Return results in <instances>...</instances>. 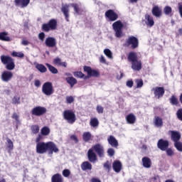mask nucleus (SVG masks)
I'll list each match as a JSON object with an SVG mask.
<instances>
[{"label": "nucleus", "instance_id": "f257e3e1", "mask_svg": "<svg viewBox=\"0 0 182 182\" xmlns=\"http://www.w3.org/2000/svg\"><path fill=\"white\" fill-rule=\"evenodd\" d=\"M70 6L74 8L75 12L76 14H80V4H63L61 7V11L65 16V20L67 22H69V8Z\"/></svg>", "mask_w": 182, "mask_h": 182}, {"label": "nucleus", "instance_id": "f03ea898", "mask_svg": "<svg viewBox=\"0 0 182 182\" xmlns=\"http://www.w3.org/2000/svg\"><path fill=\"white\" fill-rule=\"evenodd\" d=\"M124 46L125 48H131V49H136L139 48V39L133 36H129L126 39Z\"/></svg>", "mask_w": 182, "mask_h": 182}, {"label": "nucleus", "instance_id": "7ed1b4c3", "mask_svg": "<svg viewBox=\"0 0 182 182\" xmlns=\"http://www.w3.org/2000/svg\"><path fill=\"white\" fill-rule=\"evenodd\" d=\"M1 60L4 65H6V68L8 70H14L15 69V63L14 59L9 56L1 55Z\"/></svg>", "mask_w": 182, "mask_h": 182}, {"label": "nucleus", "instance_id": "20e7f679", "mask_svg": "<svg viewBox=\"0 0 182 182\" xmlns=\"http://www.w3.org/2000/svg\"><path fill=\"white\" fill-rule=\"evenodd\" d=\"M112 28L116 38H122L123 36V23L120 21H115L112 24Z\"/></svg>", "mask_w": 182, "mask_h": 182}, {"label": "nucleus", "instance_id": "39448f33", "mask_svg": "<svg viewBox=\"0 0 182 182\" xmlns=\"http://www.w3.org/2000/svg\"><path fill=\"white\" fill-rule=\"evenodd\" d=\"M63 116L65 120H67L68 123L70 124H73V123L76 122V115H75V112L71 110L64 111Z\"/></svg>", "mask_w": 182, "mask_h": 182}, {"label": "nucleus", "instance_id": "423d86ee", "mask_svg": "<svg viewBox=\"0 0 182 182\" xmlns=\"http://www.w3.org/2000/svg\"><path fill=\"white\" fill-rule=\"evenodd\" d=\"M58 25V21L55 19H51L48 21V23L43 24V30L45 32H49V31H55L56 29V26Z\"/></svg>", "mask_w": 182, "mask_h": 182}, {"label": "nucleus", "instance_id": "0eeeda50", "mask_svg": "<svg viewBox=\"0 0 182 182\" xmlns=\"http://www.w3.org/2000/svg\"><path fill=\"white\" fill-rule=\"evenodd\" d=\"M42 92L46 96H51L53 95V86L51 82H47L43 85Z\"/></svg>", "mask_w": 182, "mask_h": 182}, {"label": "nucleus", "instance_id": "6e6552de", "mask_svg": "<svg viewBox=\"0 0 182 182\" xmlns=\"http://www.w3.org/2000/svg\"><path fill=\"white\" fill-rule=\"evenodd\" d=\"M45 113H46L45 107L37 106L31 109V114H33V116H43Z\"/></svg>", "mask_w": 182, "mask_h": 182}, {"label": "nucleus", "instance_id": "1a4fd4ad", "mask_svg": "<svg viewBox=\"0 0 182 182\" xmlns=\"http://www.w3.org/2000/svg\"><path fill=\"white\" fill-rule=\"evenodd\" d=\"M48 151V142H38L36 144V153L38 154H44Z\"/></svg>", "mask_w": 182, "mask_h": 182}, {"label": "nucleus", "instance_id": "9d476101", "mask_svg": "<svg viewBox=\"0 0 182 182\" xmlns=\"http://www.w3.org/2000/svg\"><path fill=\"white\" fill-rule=\"evenodd\" d=\"M91 149H92L93 151H95L99 157L103 158L105 157V149L103 146L100 144H97L94 145Z\"/></svg>", "mask_w": 182, "mask_h": 182}, {"label": "nucleus", "instance_id": "9b49d317", "mask_svg": "<svg viewBox=\"0 0 182 182\" xmlns=\"http://www.w3.org/2000/svg\"><path fill=\"white\" fill-rule=\"evenodd\" d=\"M151 91L156 99H160V97H163L164 95V88L162 87H154Z\"/></svg>", "mask_w": 182, "mask_h": 182}, {"label": "nucleus", "instance_id": "f8f14e48", "mask_svg": "<svg viewBox=\"0 0 182 182\" xmlns=\"http://www.w3.org/2000/svg\"><path fill=\"white\" fill-rule=\"evenodd\" d=\"M84 72H86V73L87 74V76H89V77H97L100 75L99 71L96 70H93L92 69V68L89 67V66H84Z\"/></svg>", "mask_w": 182, "mask_h": 182}, {"label": "nucleus", "instance_id": "ddd939ff", "mask_svg": "<svg viewBox=\"0 0 182 182\" xmlns=\"http://www.w3.org/2000/svg\"><path fill=\"white\" fill-rule=\"evenodd\" d=\"M47 151L49 154H53V153H58L59 149L56 146V144L52 141L47 142Z\"/></svg>", "mask_w": 182, "mask_h": 182}, {"label": "nucleus", "instance_id": "4468645a", "mask_svg": "<svg viewBox=\"0 0 182 182\" xmlns=\"http://www.w3.org/2000/svg\"><path fill=\"white\" fill-rule=\"evenodd\" d=\"M87 158L91 163H96V161H97V156L96 155V153H95V151H93V149H90L88 150Z\"/></svg>", "mask_w": 182, "mask_h": 182}, {"label": "nucleus", "instance_id": "2eb2a0df", "mask_svg": "<svg viewBox=\"0 0 182 182\" xmlns=\"http://www.w3.org/2000/svg\"><path fill=\"white\" fill-rule=\"evenodd\" d=\"M105 16L108 18L109 21H116L119 16L117 14H116L113 10H108L105 12Z\"/></svg>", "mask_w": 182, "mask_h": 182}, {"label": "nucleus", "instance_id": "dca6fc26", "mask_svg": "<svg viewBox=\"0 0 182 182\" xmlns=\"http://www.w3.org/2000/svg\"><path fill=\"white\" fill-rule=\"evenodd\" d=\"M157 146L158 149H160V150H162V151H166L168 147V141L160 139L158 141Z\"/></svg>", "mask_w": 182, "mask_h": 182}, {"label": "nucleus", "instance_id": "f3484780", "mask_svg": "<svg viewBox=\"0 0 182 182\" xmlns=\"http://www.w3.org/2000/svg\"><path fill=\"white\" fill-rule=\"evenodd\" d=\"M14 77V74L11 71H4L1 74V80L3 82H9Z\"/></svg>", "mask_w": 182, "mask_h": 182}, {"label": "nucleus", "instance_id": "a211bd4d", "mask_svg": "<svg viewBox=\"0 0 182 182\" xmlns=\"http://www.w3.org/2000/svg\"><path fill=\"white\" fill-rule=\"evenodd\" d=\"M31 0H14V4L20 8H26L29 5Z\"/></svg>", "mask_w": 182, "mask_h": 182}, {"label": "nucleus", "instance_id": "6ab92c4d", "mask_svg": "<svg viewBox=\"0 0 182 182\" xmlns=\"http://www.w3.org/2000/svg\"><path fill=\"white\" fill-rule=\"evenodd\" d=\"M107 141L112 147L117 148L119 146V141L113 135L108 136Z\"/></svg>", "mask_w": 182, "mask_h": 182}, {"label": "nucleus", "instance_id": "aec40b11", "mask_svg": "<svg viewBox=\"0 0 182 182\" xmlns=\"http://www.w3.org/2000/svg\"><path fill=\"white\" fill-rule=\"evenodd\" d=\"M45 43L48 48H55L56 46V38L48 37L46 39Z\"/></svg>", "mask_w": 182, "mask_h": 182}, {"label": "nucleus", "instance_id": "412c9836", "mask_svg": "<svg viewBox=\"0 0 182 182\" xmlns=\"http://www.w3.org/2000/svg\"><path fill=\"white\" fill-rule=\"evenodd\" d=\"M171 139L174 143H177V141H179L180 139H181V134L180 132L176 131H170Z\"/></svg>", "mask_w": 182, "mask_h": 182}, {"label": "nucleus", "instance_id": "4be33fe9", "mask_svg": "<svg viewBox=\"0 0 182 182\" xmlns=\"http://www.w3.org/2000/svg\"><path fill=\"white\" fill-rule=\"evenodd\" d=\"M145 23L149 28H151L152 26H154V19L153 18V16L146 14L145 15Z\"/></svg>", "mask_w": 182, "mask_h": 182}, {"label": "nucleus", "instance_id": "5701e85b", "mask_svg": "<svg viewBox=\"0 0 182 182\" xmlns=\"http://www.w3.org/2000/svg\"><path fill=\"white\" fill-rule=\"evenodd\" d=\"M113 170L115 171V173H120L122 171V162L119 161H115L112 164Z\"/></svg>", "mask_w": 182, "mask_h": 182}, {"label": "nucleus", "instance_id": "b1692460", "mask_svg": "<svg viewBox=\"0 0 182 182\" xmlns=\"http://www.w3.org/2000/svg\"><path fill=\"white\" fill-rule=\"evenodd\" d=\"M136 115H134V114H129L126 117V121L128 124H134V123H136Z\"/></svg>", "mask_w": 182, "mask_h": 182}, {"label": "nucleus", "instance_id": "393cba45", "mask_svg": "<svg viewBox=\"0 0 182 182\" xmlns=\"http://www.w3.org/2000/svg\"><path fill=\"white\" fill-rule=\"evenodd\" d=\"M154 124L155 127H163V119L160 117H155L154 118Z\"/></svg>", "mask_w": 182, "mask_h": 182}, {"label": "nucleus", "instance_id": "a878e982", "mask_svg": "<svg viewBox=\"0 0 182 182\" xmlns=\"http://www.w3.org/2000/svg\"><path fill=\"white\" fill-rule=\"evenodd\" d=\"M54 65L56 66H63V68H68V63L62 62V60L60 58H56L53 60Z\"/></svg>", "mask_w": 182, "mask_h": 182}, {"label": "nucleus", "instance_id": "bb28decb", "mask_svg": "<svg viewBox=\"0 0 182 182\" xmlns=\"http://www.w3.org/2000/svg\"><path fill=\"white\" fill-rule=\"evenodd\" d=\"M142 164L145 168H150L151 167V160L149 157L142 158Z\"/></svg>", "mask_w": 182, "mask_h": 182}, {"label": "nucleus", "instance_id": "cd10ccee", "mask_svg": "<svg viewBox=\"0 0 182 182\" xmlns=\"http://www.w3.org/2000/svg\"><path fill=\"white\" fill-rule=\"evenodd\" d=\"M132 69L133 70H141V61L136 60L132 63Z\"/></svg>", "mask_w": 182, "mask_h": 182}, {"label": "nucleus", "instance_id": "c85d7f7f", "mask_svg": "<svg viewBox=\"0 0 182 182\" xmlns=\"http://www.w3.org/2000/svg\"><path fill=\"white\" fill-rule=\"evenodd\" d=\"M152 15L156 18H160V16H161V9H160L158 6H155L152 9Z\"/></svg>", "mask_w": 182, "mask_h": 182}, {"label": "nucleus", "instance_id": "c756f323", "mask_svg": "<svg viewBox=\"0 0 182 182\" xmlns=\"http://www.w3.org/2000/svg\"><path fill=\"white\" fill-rule=\"evenodd\" d=\"M0 41H3L4 42H11L12 40L9 36H8V33L2 32L0 33Z\"/></svg>", "mask_w": 182, "mask_h": 182}, {"label": "nucleus", "instance_id": "7c9ffc66", "mask_svg": "<svg viewBox=\"0 0 182 182\" xmlns=\"http://www.w3.org/2000/svg\"><path fill=\"white\" fill-rule=\"evenodd\" d=\"M81 168L83 171H87V170H92V164L88 161H85L82 164Z\"/></svg>", "mask_w": 182, "mask_h": 182}, {"label": "nucleus", "instance_id": "2f4dec72", "mask_svg": "<svg viewBox=\"0 0 182 182\" xmlns=\"http://www.w3.org/2000/svg\"><path fill=\"white\" fill-rule=\"evenodd\" d=\"M128 60L129 62H132V63H133L134 62H136L137 60V53H134V52H131L129 53L128 55Z\"/></svg>", "mask_w": 182, "mask_h": 182}, {"label": "nucleus", "instance_id": "473e14b6", "mask_svg": "<svg viewBox=\"0 0 182 182\" xmlns=\"http://www.w3.org/2000/svg\"><path fill=\"white\" fill-rule=\"evenodd\" d=\"M92 137V134L90 132H85L82 134V140L86 142L90 141Z\"/></svg>", "mask_w": 182, "mask_h": 182}, {"label": "nucleus", "instance_id": "72a5a7b5", "mask_svg": "<svg viewBox=\"0 0 182 182\" xmlns=\"http://www.w3.org/2000/svg\"><path fill=\"white\" fill-rule=\"evenodd\" d=\"M67 83H68L71 87H73L76 83H77V80H75L73 77H68L65 78Z\"/></svg>", "mask_w": 182, "mask_h": 182}, {"label": "nucleus", "instance_id": "f704fd0d", "mask_svg": "<svg viewBox=\"0 0 182 182\" xmlns=\"http://www.w3.org/2000/svg\"><path fill=\"white\" fill-rule=\"evenodd\" d=\"M52 182H63V178H62V175L57 173L53 176Z\"/></svg>", "mask_w": 182, "mask_h": 182}, {"label": "nucleus", "instance_id": "c9c22d12", "mask_svg": "<svg viewBox=\"0 0 182 182\" xmlns=\"http://www.w3.org/2000/svg\"><path fill=\"white\" fill-rule=\"evenodd\" d=\"M36 68L41 72V73H45L46 72L47 69L45 65L42 64H36Z\"/></svg>", "mask_w": 182, "mask_h": 182}, {"label": "nucleus", "instance_id": "e433bc0d", "mask_svg": "<svg viewBox=\"0 0 182 182\" xmlns=\"http://www.w3.org/2000/svg\"><path fill=\"white\" fill-rule=\"evenodd\" d=\"M46 66H47V68H48L50 72H51V73H53L54 75L58 74V69H56V68L53 67L49 63H46Z\"/></svg>", "mask_w": 182, "mask_h": 182}, {"label": "nucleus", "instance_id": "4c0bfd02", "mask_svg": "<svg viewBox=\"0 0 182 182\" xmlns=\"http://www.w3.org/2000/svg\"><path fill=\"white\" fill-rule=\"evenodd\" d=\"M11 117L12 119H14V120H15L16 128L18 129L17 125L19 124V123H21V120H19V114H18L16 112H14Z\"/></svg>", "mask_w": 182, "mask_h": 182}, {"label": "nucleus", "instance_id": "58836bf2", "mask_svg": "<svg viewBox=\"0 0 182 182\" xmlns=\"http://www.w3.org/2000/svg\"><path fill=\"white\" fill-rule=\"evenodd\" d=\"M6 146L9 148V151L14 150V142L9 138L6 139Z\"/></svg>", "mask_w": 182, "mask_h": 182}, {"label": "nucleus", "instance_id": "ea45409f", "mask_svg": "<svg viewBox=\"0 0 182 182\" xmlns=\"http://www.w3.org/2000/svg\"><path fill=\"white\" fill-rule=\"evenodd\" d=\"M90 124L92 127H97L99 126V120L96 118H92L90 119Z\"/></svg>", "mask_w": 182, "mask_h": 182}, {"label": "nucleus", "instance_id": "a19ab883", "mask_svg": "<svg viewBox=\"0 0 182 182\" xmlns=\"http://www.w3.org/2000/svg\"><path fill=\"white\" fill-rule=\"evenodd\" d=\"M49 133H50V129L48 127H44L41 129V134L43 136H48Z\"/></svg>", "mask_w": 182, "mask_h": 182}, {"label": "nucleus", "instance_id": "79ce46f5", "mask_svg": "<svg viewBox=\"0 0 182 182\" xmlns=\"http://www.w3.org/2000/svg\"><path fill=\"white\" fill-rule=\"evenodd\" d=\"M11 56H13L14 58H23L25 55L22 52L13 51L11 53Z\"/></svg>", "mask_w": 182, "mask_h": 182}, {"label": "nucleus", "instance_id": "37998d69", "mask_svg": "<svg viewBox=\"0 0 182 182\" xmlns=\"http://www.w3.org/2000/svg\"><path fill=\"white\" fill-rule=\"evenodd\" d=\"M104 53L106 56L108 57L109 59H113V53L109 48L105 49Z\"/></svg>", "mask_w": 182, "mask_h": 182}, {"label": "nucleus", "instance_id": "c03bdc74", "mask_svg": "<svg viewBox=\"0 0 182 182\" xmlns=\"http://www.w3.org/2000/svg\"><path fill=\"white\" fill-rule=\"evenodd\" d=\"M174 147H176V150H178V151L182 152V142H181V141L175 142Z\"/></svg>", "mask_w": 182, "mask_h": 182}, {"label": "nucleus", "instance_id": "a18cd8bd", "mask_svg": "<svg viewBox=\"0 0 182 182\" xmlns=\"http://www.w3.org/2000/svg\"><path fill=\"white\" fill-rule=\"evenodd\" d=\"M13 105H20L21 104V97L18 96H15L12 99Z\"/></svg>", "mask_w": 182, "mask_h": 182}, {"label": "nucleus", "instance_id": "49530a36", "mask_svg": "<svg viewBox=\"0 0 182 182\" xmlns=\"http://www.w3.org/2000/svg\"><path fill=\"white\" fill-rule=\"evenodd\" d=\"M170 102L171 103V105H173L176 106V105H178V100L177 99V97H176V96L173 95L170 98Z\"/></svg>", "mask_w": 182, "mask_h": 182}, {"label": "nucleus", "instance_id": "de8ad7c7", "mask_svg": "<svg viewBox=\"0 0 182 182\" xmlns=\"http://www.w3.org/2000/svg\"><path fill=\"white\" fill-rule=\"evenodd\" d=\"M164 12L165 15H171V12H172L171 7L168 6H165V8L164 9Z\"/></svg>", "mask_w": 182, "mask_h": 182}, {"label": "nucleus", "instance_id": "09e8293b", "mask_svg": "<svg viewBox=\"0 0 182 182\" xmlns=\"http://www.w3.org/2000/svg\"><path fill=\"white\" fill-rule=\"evenodd\" d=\"M31 132H32V133H33V134H37V133H39V126L32 125L31 126Z\"/></svg>", "mask_w": 182, "mask_h": 182}, {"label": "nucleus", "instance_id": "8fccbe9b", "mask_svg": "<svg viewBox=\"0 0 182 182\" xmlns=\"http://www.w3.org/2000/svg\"><path fill=\"white\" fill-rule=\"evenodd\" d=\"M165 151L166 153V156H168V157H172V156L174 155V151H173L171 148H166Z\"/></svg>", "mask_w": 182, "mask_h": 182}, {"label": "nucleus", "instance_id": "3c124183", "mask_svg": "<svg viewBox=\"0 0 182 182\" xmlns=\"http://www.w3.org/2000/svg\"><path fill=\"white\" fill-rule=\"evenodd\" d=\"M66 102L68 105H70L71 103H73V102H75V97H73L72 96H67Z\"/></svg>", "mask_w": 182, "mask_h": 182}, {"label": "nucleus", "instance_id": "603ef678", "mask_svg": "<svg viewBox=\"0 0 182 182\" xmlns=\"http://www.w3.org/2000/svg\"><path fill=\"white\" fill-rule=\"evenodd\" d=\"M135 83L137 88L143 87V80H136Z\"/></svg>", "mask_w": 182, "mask_h": 182}, {"label": "nucleus", "instance_id": "864d4df0", "mask_svg": "<svg viewBox=\"0 0 182 182\" xmlns=\"http://www.w3.org/2000/svg\"><path fill=\"white\" fill-rule=\"evenodd\" d=\"M73 75L75 77H83V76H85L84 74L82 73V72L80 71H77V72H74L73 73Z\"/></svg>", "mask_w": 182, "mask_h": 182}, {"label": "nucleus", "instance_id": "5fc2aeb1", "mask_svg": "<svg viewBox=\"0 0 182 182\" xmlns=\"http://www.w3.org/2000/svg\"><path fill=\"white\" fill-rule=\"evenodd\" d=\"M114 153H115V151H114V149H112V148L108 149L107 154H108V156H109V157H113V156H114Z\"/></svg>", "mask_w": 182, "mask_h": 182}, {"label": "nucleus", "instance_id": "6e6d98bb", "mask_svg": "<svg viewBox=\"0 0 182 182\" xmlns=\"http://www.w3.org/2000/svg\"><path fill=\"white\" fill-rule=\"evenodd\" d=\"M63 176L64 177H69L70 176V171L69 169H65L63 171Z\"/></svg>", "mask_w": 182, "mask_h": 182}, {"label": "nucleus", "instance_id": "4d7b16f0", "mask_svg": "<svg viewBox=\"0 0 182 182\" xmlns=\"http://www.w3.org/2000/svg\"><path fill=\"white\" fill-rule=\"evenodd\" d=\"M176 115L178 119L182 122V109L178 110Z\"/></svg>", "mask_w": 182, "mask_h": 182}, {"label": "nucleus", "instance_id": "13d9d810", "mask_svg": "<svg viewBox=\"0 0 182 182\" xmlns=\"http://www.w3.org/2000/svg\"><path fill=\"white\" fill-rule=\"evenodd\" d=\"M100 63H104V65H107V61L106 60V58L103 55H101L100 57Z\"/></svg>", "mask_w": 182, "mask_h": 182}, {"label": "nucleus", "instance_id": "bf43d9fd", "mask_svg": "<svg viewBox=\"0 0 182 182\" xmlns=\"http://www.w3.org/2000/svg\"><path fill=\"white\" fill-rule=\"evenodd\" d=\"M38 39H40L41 42H43V41H45V33H40L38 34Z\"/></svg>", "mask_w": 182, "mask_h": 182}, {"label": "nucleus", "instance_id": "052dcab7", "mask_svg": "<svg viewBox=\"0 0 182 182\" xmlns=\"http://www.w3.org/2000/svg\"><path fill=\"white\" fill-rule=\"evenodd\" d=\"M41 85H42V83L41 82V80H34V85L36 86V87H41Z\"/></svg>", "mask_w": 182, "mask_h": 182}, {"label": "nucleus", "instance_id": "680f3d73", "mask_svg": "<svg viewBox=\"0 0 182 182\" xmlns=\"http://www.w3.org/2000/svg\"><path fill=\"white\" fill-rule=\"evenodd\" d=\"M97 113H103V107L100 105L97 106Z\"/></svg>", "mask_w": 182, "mask_h": 182}, {"label": "nucleus", "instance_id": "e2e57ef3", "mask_svg": "<svg viewBox=\"0 0 182 182\" xmlns=\"http://www.w3.org/2000/svg\"><path fill=\"white\" fill-rule=\"evenodd\" d=\"M127 86L128 87H133V82L132 80H129L127 82Z\"/></svg>", "mask_w": 182, "mask_h": 182}, {"label": "nucleus", "instance_id": "0e129e2a", "mask_svg": "<svg viewBox=\"0 0 182 182\" xmlns=\"http://www.w3.org/2000/svg\"><path fill=\"white\" fill-rule=\"evenodd\" d=\"M21 44L23 45V46H28V45H29V41L26 40H23L21 41Z\"/></svg>", "mask_w": 182, "mask_h": 182}, {"label": "nucleus", "instance_id": "69168bd1", "mask_svg": "<svg viewBox=\"0 0 182 182\" xmlns=\"http://www.w3.org/2000/svg\"><path fill=\"white\" fill-rule=\"evenodd\" d=\"M71 140L75 141V143H77V136H76L75 135H72L70 136Z\"/></svg>", "mask_w": 182, "mask_h": 182}, {"label": "nucleus", "instance_id": "338daca9", "mask_svg": "<svg viewBox=\"0 0 182 182\" xmlns=\"http://www.w3.org/2000/svg\"><path fill=\"white\" fill-rule=\"evenodd\" d=\"M104 167L105 168H110V164H109V161L106 162L105 164H104Z\"/></svg>", "mask_w": 182, "mask_h": 182}, {"label": "nucleus", "instance_id": "774afa93", "mask_svg": "<svg viewBox=\"0 0 182 182\" xmlns=\"http://www.w3.org/2000/svg\"><path fill=\"white\" fill-rule=\"evenodd\" d=\"M92 182H100V181L99 179H97V178H93L92 180Z\"/></svg>", "mask_w": 182, "mask_h": 182}]
</instances>
